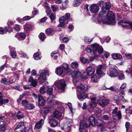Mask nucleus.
I'll use <instances>...</instances> for the list:
<instances>
[{
	"mask_svg": "<svg viewBox=\"0 0 132 132\" xmlns=\"http://www.w3.org/2000/svg\"><path fill=\"white\" fill-rule=\"evenodd\" d=\"M78 95V98L79 99L82 98L83 99H85L86 98L88 97V96L87 94L84 92L81 93L80 95H79V94Z\"/></svg>",
	"mask_w": 132,
	"mask_h": 132,
	"instance_id": "24",
	"label": "nucleus"
},
{
	"mask_svg": "<svg viewBox=\"0 0 132 132\" xmlns=\"http://www.w3.org/2000/svg\"><path fill=\"white\" fill-rule=\"evenodd\" d=\"M53 31V29L51 28H48L46 30V33L47 34H51Z\"/></svg>",
	"mask_w": 132,
	"mask_h": 132,
	"instance_id": "44",
	"label": "nucleus"
},
{
	"mask_svg": "<svg viewBox=\"0 0 132 132\" xmlns=\"http://www.w3.org/2000/svg\"><path fill=\"white\" fill-rule=\"evenodd\" d=\"M91 102L89 103V105L90 108H93L96 106V100L95 98L92 97L91 99Z\"/></svg>",
	"mask_w": 132,
	"mask_h": 132,
	"instance_id": "22",
	"label": "nucleus"
},
{
	"mask_svg": "<svg viewBox=\"0 0 132 132\" xmlns=\"http://www.w3.org/2000/svg\"><path fill=\"white\" fill-rule=\"evenodd\" d=\"M15 81V80L13 79L12 80H10L7 81L6 84L8 85H9L10 84H12Z\"/></svg>",
	"mask_w": 132,
	"mask_h": 132,
	"instance_id": "55",
	"label": "nucleus"
},
{
	"mask_svg": "<svg viewBox=\"0 0 132 132\" xmlns=\"http://www.w3.org/2000/svg\"><path fill=\"white\" fill-rule=\"evenodd\" d=\"M49 123L51 127H55L57 125L58 122L54 118L52 117L49 119Z\"/></svg>",
	"mask_w": 132,
	"mask_h": 132,
	"instance_id": "12",
	"label": "nucleus"
},
{
	"mask_svg": "<svg viewBox=\"0 0 132 132\" xmlns=\"http://www.w3.org/2000/svg\"><path fill=\"white\" fill-rule=\"evenodd\" d=\"M99 77H97L96 75L93 76L91 77V80L92 81L94 82H97L99 80Z\"/></svg>",
	"mask_w": 132,
	"mask_h": 132,
	"instance_id": "31",
	"label": "nucleus"
},
{
	"mask_svg": "<svg viewBox=\"0 0 132 132\" xmlns=\"http://www.w3.org/2000/svg\"><path fill=\"white\" fill-rule=\"evenodd\" d=\"M118 78L119 79L122 80L125 78L124 76L123 73H121L118 76Z\"/></svg>",
	"mask_w": 132,
	"mask_h": 132,
	"instance_id": "54",
	"label": "nucleus"
},
{
	"mask_svg": "<svg viewBox=\"0 0 132 132\" xmlns=\"http://www.w3.org/2000/svg\"><path fill=\"white\" fill-rule=\"evenodd\" d=\"M93 50L89 48H87L86 49L87 53L90 54H94L95 52V50H94L93 49Z\"/></svg>",
	"mask_w": 132,
	"mask_h": 132,
	"instance_id": "34",
	"label": "nucleus"
},
{
	"mask_svg": "<svg viewBox=\"0 0 132 132\" xmlns=\"http://www.w3.org/2000/svg\"><path fill=\"white\" fill-rule=\"evenodd\" d=\"M92 47L94 50H95V52L97 51L100 54L103 53V48L98 44H94L92 45Z\"/></svg>",
	"mask_w": 132,
	"mask_h": 132,
	"instance_id": "6",
	"label": "nucleus"
},
{
	"mask_svg": "<svg viewBox=\"0 0 132 132\" xmlns=\"http://www.w3.org/2000/svg\"><path fill=\"white\" fill-rule=\"evenodd\" d=\"M23 27L24 30L26 32H28L32 28V26L28 23H26L24 25Z\"/></svg>",
	"mask_w": 132,
	"mask_h": 132,
	"instance_id": "23",
	"label": "nucleus"
},
{
	"mask_svg": "<svg viewBox=\"0 0 132 132\" xmlns=\"http://www.w3.org/2000/svg\"><path fill=\"white\" fill-rule=\"evenodd\" d=\"M103 119L105 120H108L109 119V116L107 115H104L102 117Z\"/></svg>",
	"mask_w": 132,
	"mask_h": 132,
	"instance_id": "60",
	"label": "nucleus"
},
{
	"mask_svg": "<svg viewBox=\"0 0 132 132\" xmlns=\"http://www.w3.org/2000/svg\"><path fill=\"white\" fill-rule=\"evenodd\" d=\"M89 9L91 12L95 13L98 12L99 8L98 6L96 4H93L89 7Z\"/></svg>",
	"mask_w": 132,
	"mask_h": 132,
	"instance_id": "9",
	"label": "nucleus"
},
{
	"mask_svg": "<svg viewBox=\"0 0 132 132\" xmlns=\"http://www.w3.org/2000/svg\"><path fill=\"white\" fill-rule=\"evenodd\" d=\"M34 59L36 60H37L40 59L41 57L40 56L38 52H37L34 54Z\"/></svg>",
	"mask_w": 132,
	"mask_h": 132,
	"instance_id": "32",
	"label": "nucleus"
},
{
	"mask_svg": "<svg viewBox=\"0 0 132 132\" xmlns=\"http://www.w3.org/2000/svg\"><path fill=\"white\" fill-rule=\"evenodd\" d=\"M20 36L22 39H25L26 37V35L24 33L20 32L19 34Z\"/></svg>",
	"mask_w": 132,
	"mask_h": 132,
	"instance_id": "48",
	"label": "nucleus"
},
{
	"mask_svg": "<svg viewBox=\"0 0 132 132\" xmlns=\"http://www.w3.org/2000/svg\"><path fill=\"white\" fill-rule=\"evenodd\" d=\"M87 122L90 126L91 125L94 126L95 125V117L93 116H90Z\"/></svg>",
	"mask_w": 132,
	"mask_h": 132,
	"instance_id": "11",
	"label": "nucleus"
},
{
	"mask_svg": "<svg viewBox=\"0 0 132 132\" xmlns=\"http://www.w3.org/2000/svg\"><path fill=\"white\" fill-rule=\"evenodd\" d=\"M104 5H105V7L103 6L102 8V11L99 13L98 16L100 18H102V15L105 14L106 12L105 10H109L111 7V4L108 2L105 3Z\"/></svg>",
	"mask_w": 132,
	"mask_h": 132,
	"instance_id": "3",
	"label": "nucleus"
},
{
	"mask_svg": "<svg viewBox=\"0 0 132 132\" xmlns=\"http://www.w3.org/2000/svg\"><path fill=\"white\" fill-rule=\"evenodd\" d=\"M0 128L2 131H4L6 130V126L5 124H2L0 126Z\"/></svg>",
	"mask_w": 132,
	"mask_h": 132,
	"instance_id": "43",
	"label": "nucleus"
},
{
	"mask_svg": "<svg viewBox=\"0 0 132 132\" xmlns=\"http://www.w3.org/2000/svg\"><path fill=\"white\" fill-rule=\"evenodd\" d=\"M116 116H118V118L119 119H121V114L120 111H118Z\"/></svg>",
	"mask_w": 132,
	"mask_h": 132,
	"instance_id": "56",
	"label": "nucleus"
},
{
	"mask_svg": "<svg viewBox=\"0 0 132 132\" xmlns=\"http://www.w3.org/2000/svg\"><path fill=\"white\" fill-rule=\"evenodd\" d=\"M25 95L24 94H23L20 95L19 98L17 100V101L18 103H19L20 102L22 99L25 96Z\"/></svg>",
	"mask_w": 132,
	"mask_h": 132,
	"instance_id": "51",
	"label": "nucleus"
},
{
	"mask_svg": "<svg viewBox=\"0 0 132 132\" xmlns=\"http://www.w3.org/2000/svg\"><path fill=\"white\" fill-rule=\"evenodd\" d=\"M104 15H102V18H100L97 20V23L101 24L102 22L103 23L106 24H110L114 25L115 24L116 22L114 19V16L113 12L109 11L106 15L107 18L105 19V17Z\"/></svg>",
	"mask_w": 132,
	"mask_h": 132,
	"instance_id": "1",
	"label": "nucleus"
},
{
	"mask_svg": "<svg viewBox=\"0 0 132 132\" xmlns=\"http://www.w3.org/2000/svg\"><path fill=\"white\" fill-rule=\"evenodd\" d=\"M38 102L39 104L41 106H44L45 103V101L44 98L40 95H39Z\"/></svg>",
	"mask_w": 132,
	"mask_h": 132,
	"instance_id": "16",
	"label": "nucleus"
},
{
	"mask_svg": "<svg viewBox=\"0 0 132 132\" xmlns=\"http://www.w3.org/2000/svg\"><path fill=\"white\" fill-rule=\"evenodd\" d=\"M112 57L114 59H119L122 58L121 54L119 53H114L112 55Z\"/></svg>",
	"mask_w": 132,
	"mask_h": 132,
	"instance_id": "25",
	"label": "nucleus"
},
{
	"mask_svg": "<svg viewBox=\"0 0 132 132\" xmlns=\"http://www.w3.org/2000/svg\"><path fill=\"white\" fill-rule=\"evenodd\" d=\"M108 74L110 77H115L118 76V73L116 69L114 68H111Z\"/></svg>",
	"mask_w": 132,
	"mask_h": 132,
	"instance_id": "10",
	"label": "nucleus"
},
{
	"mask_svg": "<svg viewBox=\"0 0 132 132\" xmlns=\"http://www.w3.org/2000/svg\"><path fill=\"white\" fill-rule=\"evenodd\" d=\"M126 57L129 59H132V54H125Z\"/></svg>",
	"mask_w": 132,
	"mask_h": 132,
	"instance_id": "57",
	"label": "nucleus"
},
{
	"mask_svg": "<svg viewBox=\"0 0 132 132\" xmlns=\"http://www.w3.org/2000/svg\"><path fill=\"white\" fill-rule=\"evenodd\" d=\"M47 102L52 105H57L59 104V103L58 102L54 101L53 99H52L50 97L47 98Z\"/></svg>",
	"mask_w": 132,
	"mask_h": 132,
	"instance_id": "19",
	"label": "nucleus"
},
{
	"mask_svg": "<svg viewBox=\"0 0 132 132\" xmlns=\"http://www.w3.org/2000/svg\"><path fill=\"white\" fill-rule=\"evenodd\" d=\"M66 19L64 16H62L59 19V22L60 23H64V22L65 20Z\"/></svg>",
	"mask_w": 132,
	"mask_h": 132,
	"instance_id": "49",
	"label": "nucleus"
},
{
	"mask_svg": "<svg viewBox=\"0 0 132 132\" xmlns=\"http://www.w3.org/2000/svg\"><path fill=\"white\" fill-rule=\"evenodd\" d=\"M51 7L52 8V10L54 12L56 11H57V9L56 7L54 5H51Z\"/></svg>",
	"mask_w": 132,
	"mask_h": 132,
	"instance_id": "64",
	"label": "nucleus"
},
{
	"mask_svg": "<svg viewBox=\"0 0 132 132\" xmlns=\"http://www.w3.org/2000/svg\"><path fill=\"white\" fill-rule=\"evenodd\" d=\"M55 72L57 75L59 76L61 75L64 72L63 68L61 67L56 68V69Z\"/></svg>",
	"mask_w": 132,
	"mask_h": 132,
	"instance_id": "17",
	"label": "nucleus"
},
{
	"mask_svg": "<svg viewBox=\"0 0 132 132\" xmlns=\"http://www.w3.org/2000/svg\"><path fill=\"white\" fill-rule=\"evenodd\" d=\"M80 60L81 62L84 64L88 62L89 61L88 59L85 58L84 57H80Z\"/></svg>",
	"mask_w": 132,
	"mask_h": 132,
	"instance_id": "30",
	"label": "nucleus"
},
{
	"mask_svg": "<svg viewBox=\"0 0 132 132\" xmlns=\"http://www.w3.org/2000/svg\"><path fill=\"white\" fill-rule=\"evenodd\" d=\"M37 80H35L31 83L30 85L33 87H36L37 85Z\"/></svg>",
	"mask_w": 132,
	"mask_h": 132,
	"instance_id": "40",
	"label": "nucleus"
},
{
	"mask_svg": "<svg viewBox=\"0 0 132 132\" xmlns=\"http://www.w3.org/2000/svg\"><path fill=\"white\" fill-rule=\"evenodd\" d=\"M20 27L19 25L16 24L13 26V29L15 30L18 31H19L20 30Z\"/></svg>",
	"mask_w": 132,
	"mask_h": 132,
	"instance_id": "37",
	"label": "nucleus"
},
{
	"mask_svg": "<svg viewBox=\"0 0 132 132\" xmlns=\"http://www.w3.org/2000/svg\"><path fill=\"white\" fill-rule=\"evenodd\" d=\"M109 103L108 100L102 99L99 102V104L102 107H103L107 105Z\"/></svg>",
	"mask_w": 132,
	"mask_h": 132,
	"instance_id": "20",
	"label": "nucleus"
},
{
	"mask_svg": "<svg viewBox=\"0 0 132 132\" xmlns=\"http://www.w3.org/2000/svg\"><path fill=\"white\" fill-rule=\"evenodd\" d=\"M39 73L40 74V77L44 80L46 79V75L43 73V71L41 70H40L39 71Z\"/></svg>",
	"mask_w": 132,
	"mask_h": 132,
	"instance_id": "27",
	"label": "nucleus"
},
{
	"mask_svg": "<svg viewBox=\"0 0 132 132\" xmlns=\"http://www.w3.org/2000/svg\"><path fill=\"white\" fill-rule=\"evenodd\" d=\"M16 117L18 119H19L22 118L24 117V116L23 114H22L20 115H17Z\"/></svg>",
	"mask_w": 132,
	"mask_h": 132,
	"instance_id": "63",
	"label": "nucleus"
},
{
	"mask_svg": "<svg viewBox=\"0 0 132 132\" xmlns=\"http://www.w3.org/2000/svg\"><path fill=\"white\" fill-rule=\"evenodd\" d=\"M45 88L44 86H43L40 88L39 91L41 94H43L45 93Z\"/></svg>",
	"mask_w": 132,
	"mask_h": 132,
	"instance_id": "45",
	"label": "nucleus"
},
{
	"mask_svg": "<svg viewBox=\"0 0 132 132\" xmlns=\"http://www.w3.org/2000/svg\"><path fill=\"white\" fill-rule=\"evenodd\" d=\"M33 17H30V16H25L23 17L22 19L26 21L28 20H29L31 19L32 18H33Z\"/></svg>",
	"mask_w": 132,
	"mask_h": 132,
	"instance_id": "58",
	"label": "nucleus"
},
{
	"mask_svg": "<svg viewBox=\"0 0 132 132\" xmlns=\"http://www.w3.org/2000/svg\"><path fill=\"white\" fill-rule=\"evenodd\" d=\"M95 72V69L92 67H87L86 69V72L87 76H91Z\"/></svg>",
	"mask_w": 132,
	"mask_h": 132,
	"instance_id": "14",
	"label": "nucleus"
},
{
	"mask_svg": "<svg viewBox=\"0 0 132 132\" xmlns=\"http://www.w3.org/2000/svg\"><path fill=\"white\" fill-rule=\"evenodd\" d=\"M105 3L104 2L102 1H99L97 3L98 5L100 6H102V7L103 6V5H104Z\"/></svg>",
	"mask_w": 132,
	"mask_h": 132,
	"instance_id": "50",
	"label": "nucleus"
},
{
	"mask_svg": "<svg viewBox=\"0 0 132 132\" xmlns=\"http://www.w3.org/2000/svg\"><path fill=\"white\" fill-rule=\"evenodd\" d=\"M7 79L6 78H2L1 81V83L3 84H7L6 83L7 82Z\"/></svg>",
	"mask_w": 132,
	"mask_h": 132,
	"instance_id": "46",
	"label": "nucleus"
},
{
	"mask_svg": "<svg viewBox=\"0 0 132 132\" xmlns=\"http://www.w3.org/2000/svg\"><path fill=\"white\" fill-rule=\"evenodd\" d=\"M5 28V31L9 32H11L13 30L12 28L9 26L6 27Z\"/></svg>",
	"mask_w": 132,
	"mask_h": 132,
	"instance_id": "41",
	"label": "nucleus"
},
{
	"mask_svg": "<svg viewBox=\"0 0 132 132\" xmlns=\"http://www.w3.org/2000/svg\"><path fill=\"white\" fill-rule=\"evenodd\" d=\"M130 126V123L128 122H127L125 124V127L127 130L129 129Z\"/></svg>",
	"mask_w": 132,
	"mask_h": 132,
	"instance_id": "62",
	"label": "nucleus"
},
{
	"mask_svg": "<svg viewBox=\"0 0 132 132\" xmlns=\"http://www.w3.org/2000/svg\"><path fill=\"white\" fill-rule=\"evenodd\" d=\"M3 103V100L2 96L1 93L0 92V105H1Z\"/></svg>",
	"mask_w": 132,
	"mask_h": 132,
	"instance_id": "59",
	"label": "nucleus"
},
{
	"mask_svg": "<svg viewBox=\"0 0 132 132\" xmlns=\"http://www.w3.org/2000/svg\"><path fill=\"white\" fill-rule=\"evenodd\" d=\"M105 68V66L103 65H99L98 66L96 70V73L98 77H102L105 74L103 71Z\"/></svg>",
	"mask_w": 132,
	"mask_h": 132,
	"instance_id": "4",
	"label": "nucleus"
},
{
	"mask_svg": "<svg viewBox=\"0 0 132 132\" xmlns=\"http://www.w3.org/2000/svg\"><path fill=\"white\" fill-rule=\"evenodd\" d=\"M126 84L125 83H123L120 88V90L122 91L126 88Z\"/></svg>",
	"mask_w": 132,
	"mask_h": 132,
	"instance_id": "47",
	"label": "nucleus"
},
{
	"mask_svg": "<svg viewBox=\"0 0 132 132\" xmlns=\"http://www.w3.org/2000/svg\"><path fill=\"white\" fill-rule=\"evenodd\" d=\"M45 119V117H44V119H42L40 120L37 122L35 126L36 128L37 129H39L43 125L44 123V120Z\"/></svg>",
	"mask_w": 132,
	"mask_h": 132,
	"instance_id": "13",
	"label": "nucleus"
},
{
	"mask_svg": "<svg viewBox=\"0 0 132 132\" xmlns=\"http://www.w3.org/2000/svg\"><path fill=\"white\" fill-rule=\"evenodd\" d=\"M119 24H120L123 27H130L132 28V22L131 21H121L118 22Z\"/></svg>",
	"mask_w": 132,
	"mask_h": 132,
	"instance_id": "7",
	"label": "nucleus"
},
{
	"mask_svg": "<svg viewBox=\"0 0 132 132\" xmlns=\"http://www.w3.org/2000/svg\"><path fill=\"white\" fill-rule=\"evenodd\" d=\"M24 124V122H20L17 125V126L16 127L15 129H14V130L17 129H18L20 127H21V126L23 125Z\"/></svg>",
	"mask_w": 132,
	"mask_h": 132,
	"instance_id": "39",
	"label": "nucleus"
},
{
	"mask_svg": "<svg viewBox=\"0 0 132 132\" xmlns=\"http://www.w3.org/2000/svg\"><path fill=\"white\" fill-rule=\"evenodd\" d=\"M53 91V88L50 87L48 89L47 91V94L48 95H50L52 94Z\"/></svg>",
	"mask_w": 132,
	"mask_h": 132,
	"instance_id": "35",
	"label": "nucleus"
},
{
	"mask_svg": "<svg viewBox=\"0 0 132 132\" xmlns=\"http://www.w3.org/2000/svg\"><path fill=\"white\" fill-rule=\"evenodd\" d=\"M87 122H86L85 120L82 121L80 123V127L79 129L80 132L82 131L85 128L89 127Z\"/></svg>",
	"mask_w": 132,
	"mask_h": 132,
	"instance_id": "8",
	"label": "nucleus"
},
{
	"mask_svg": "<svg viewBox=\"0 0 132 132\" xmlns=\"http://www.w3.org/2000/svg\"><path fill=\"white\" fill-rule=\"evenodd\" d=\"M49 17L52 22L56 19V15L55 14H51L50 16Z\"/></svg>",
	"mask_w": 132,
	"mask_h": 132,
	"instance_id": "36",
	"label": "nucleus"
},
{
	"mask_svg": "<svg viewBox=\"0 0 132 132\" xmlns=\"http://www.w3.org/2000/svg\"><path fill=\"white\" fill-rule=\"evenodd\" d=\"M63 67L64 69L67 71V74L68 75H70L72 72V71L69 68V65L66 63H64L63 64Z\"/></svg>",
	"mask_w": 132,
	"mask_h": 132,
	"instance_id": "15",
	"label": "nucleus"
},
{
	"mask_svg": "<svg viewBox=\"0 0 132 132\" xmlns=\"http://www.w3.org/2000/svg\"><path fill=\"white\" fill-rule=\"evenodd\" d=\"M28 103V102L25 100H24L22 101V104L25 106H26Z\"/></svg>",
	"mask_w": 132,
	"mask_h": 132,
	"instance_id": "52",
	"label": "nucleus"
},
{
	"mask_svg": "<svg viewBox=\"0 0 132 132\" xmlns=\"http://www.w3.org/2000/svg\"><path fill=\"white\" fill-rule=\"evenodd\" d=\"M88 88V86L86 85H84L82 84H80L78 85L77 86V95L79 94L80 93H81L80 92V91L87 90Z\"/></svg>",
	"mask_w": 132,
	"mask_h": 132,
	"instance_id": "5",
	"label": "nucleus"
},
{
	"mask_svg": "<svg viewBox=\"0 0 132 132\" xmlns=\"http://www.w3.org/2000/svg\"><path fill=\"white\" fill-rule=\"evenodd\" d=\"M69 3V1L68 0H66L63 2L62 4V7H60V9L63 10L65 9L67 6V4Z\"/></svg>",
	"mask_w": 132,
	"mask_h": 132,
	"instance_id": "28",
	"label": "nucleus"
},
{
	"mask_svg": "<svg viewBox=\"0 0 132 132\" xmlns=\"http://www.w3.org/2000/svg\"><path fill=\"white\" fill-rule=\"evenodd\" d=\"M70 14L69 13H66L65 14V17L66 19L69 20L70 19Z\"/></svg>",
	"mask_w": 132,
	"mask_h": 132,
	"instance_id": "61",
	"label": "nucleus"
},
{
	"mask_svg": "<svg viewBox=\"0 0 132 132\" xmlns=\"http://www.w3.org/2000/svg\"><path fill=\"white\" fill-rule=\"evenodd\" d=\"M11 55L13 58H15L16 55V53L14 51H13L11 53Z\"/></svg>",
	"mask_w": 132,
	"mask_h": 132,
	"instance_id": "53",
	"label": "nucleus"
},
{
	"mask_svg": "<svg viewBox=\"0 0 132 132\" xmlns=\"http://www.w3.org/2000/svg\"><path fill=\"white\" fill-rule=\"evenodd\" d=\"M35 108V106L33 104L29 103L27 106L25 107V109L26 110H31L34 109Z\"/></svg>",
	"mask_w": 132,
	"mask_h": 132,
	"instance_id": "26",
	"label": "nucleus"
},
{
	"mask_svg": "<svg viewBox=\"0 0 132 132\" xmlns=\"http://www.w3.org/2000/svg\"><path fill=\"white\" fill-rule=\"evenodd\" d=\"M61 116V113L57 110H55L52 116V117L58 118Z\"/></svg>",
	"mask_w": 132,
	"mask_h": 132,
	"instance_id": "21",
	"label": "nucleus"
},
{
	"mask_svg": "<svg viewBox=\"0 0 132 132\" xmlns=\"http://www.w3.org/2000/svg\"><path fill=\"white\" fill-rule=\"evenodd\" d=\"M71 66L74 68H77L78 67V65L77 62H74L71 63Z\"/></svg>",
	"mask_w": 132,
	"mask_h": 132,
	"instance_id": "33",
	"label": "nucleus"
},
{
	"mask_svg": "<svg viewBox=\"0 0 132 132\" xmlns=\"http://www.w3.org/2000/svg\"><path fill=\"white\" fill-rule=\"evenodd\" d=\"M72 73V77L73 80H75L79 76H80V72L78 71H74Z\"/></svg>",
	"mask_w": 132,
	"mask_h": 132,
	"instance_id": "18",
	"label": "nucleus"
},
{
	"mask_svg": "<svg viewBox=\"0 0 132 132\" xmlns=\"http://www.w3.org/2000/svg\"><path fill=\"white\" fill-rule=\"evenodd\" d=\"M54 85L57 89L59 93H61L64 92L66 84L63 80H56L55 82Z\"/></svg>",
	"mask_w": 132,
	"mask_h": 132,
	"instance_id": "2",
	"label": "nucleus"
},
{
	"mask_svg": "<svg viewBox=\"0 0 132 132\" xmlns=\"http://www.w3.org/2000/svg\"><path fill=\"white\" fill-rule=\"evenodd\" d=\"M44 35L45 34L43 33H41L39 35V37L41 40H44L45 39V37L44 36Z\"/></svg>",
	"mask_w": 132,
	"mask_h": 132,
	"instance_id": "38",
	"label": "nucleus"
},
{
	"mask_svg": "<svg viewBox=\"0 0 132 132\" xmlns=\"http://www.w3.org/2000/svg\"><path fill=\"white\" fill-rule=\"evenodd\" d=\"M81 0H74L73 1V5L74 6H79L81 2Z\"/></svg>",
	"mask_w": 132,
	"mask_h": 132,
	"instance_id": "29",
	"label": "nucleus"
},
{
	"mask_svg": "<svg viewBox=\"0 0 132 132\" xmlns=\"http://www.w3.org/2000/svg\"><path fill=\"white\" fill-rule=\"evenodd\" d=\"M97 125L98 126H101L102 123V120L100 119H98L96 121Z\"/></svg>",
	"mask_w": 132,
	"mask_h": 132,
	"instance_id": "42",
	"label": "nucleus"
}]
</instances>
